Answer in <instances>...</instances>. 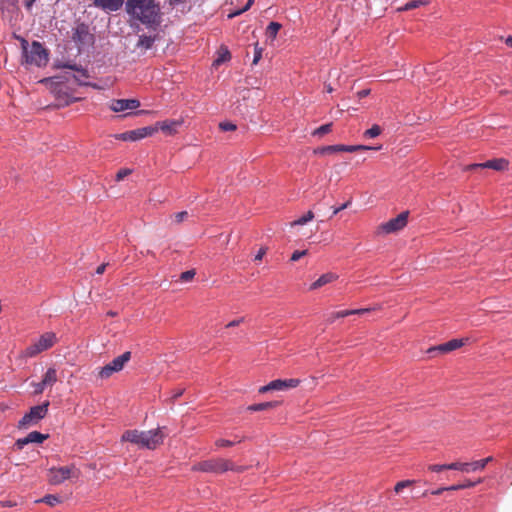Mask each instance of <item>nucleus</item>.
I'll return each mask as SVG.
<instances>
[{
	"label": "nucleus",
	"mask_w": 512,
	"mask_h": 512,
	"mask_svg": "<svg viewBox=\"0 0 512 512\" xmlns=\"http://www.w3.org/2000/svg\"><path fill=\"white\" fill-rule=\"evenodd\" d=\"M125 12L131 27L143 25L149 32H156L163 22L161 5L156 0H126Z\"/></svg>",
	"instance_id": "1"
},
{
	"label": "nucleus",
	"mask_w": 512,
	"mask_h": 512,
	"mask_svg": "<svg viewBox=\"0 0 512 512\" xmlns=\"http://www.w3.org/2000/svg\"><path fill=\"white\" fill-rule=\"evenodd\" d=\"M164 438L165 434L160 428L149 431H139L134 429L125 431L121 440L133 443L140 448L153 450L163 443Z\"/></svg>",
	"instance_id": "2"
},
{
	"label": "nucleus",
	"mask_w": 512,
	"mask_h": 512,
	"mask_svg": "<svg viewBox=\"0 0 512 512\" xmlns=\"http://www.w3.org/2000/svg\"><path fill=\"white\" fill-rule=\"evenodd\" d=\"M21 46L26 63L38 67L45 66L48 63V50L45 49L40 42L33 41L32 44L29 45L27 40L22 39Z\"/></svg>",
	"instance_id": "3"
},
{
	"label": "nucleus",
	"mask_w": 512,
	"mask_h": 512,
	"mask_svg": "<svg viewBox=\"0 0 512 512\" xmlns=\"http://www.w3.org/2000/svg\"><path fill=\"white\" fill-rule=\"evenodd\" d=\"M57 336L54 332H45L37 340L31 343L22 352L23 357L33 358L38 354L49 350L57 343Z\"/></svg>",
	"instance_id": "4"
},
{
	"label": "nucleus",
	"mask_w": 512,
	"mask_h": 512,
	"mask_svg": "<svg viewBox=\"0 0 512 512\" xmlns=\"http://www.w3.org/2000/svg\"><path fill=\"white\" fill-rule=\"evenodd\" d=\"M49 402L33 406L18 422V429H29L36 426L48 414Z\"/></svg>",
	"instance_id": "5"
},
{
	"label": "nucleus",
	"mask_w": 512,
	"mask_h": 512,
	"mask_svg": "<svg viewBox=\"0 0 512 512\" xmlns=\"http://www.w3.org/2000/svg\"><path fill=\"white\" fill-rule=\"evenodd\" d=\"M193 471L223 473L234 470V464L230 460L223 458L209 459L201 461L192 467Z\"/></svg>",
	"instance_id": "6"
},
{
	"label": "nucleus",
	"mask_w": 512,
	"mask_h": 512,
	"mask_svg": "<svg viewBox=\"0 0 512 512\" xmlns=\"http://www.w3.org/2000/svg\"><path fill=\"white\" fill-rule=\"evenodd\" d=\"M79 475L80 471L74 465L58 468L53 467L49 469L47 479L50 484L59 485L67 479L78 478Z\"/></svg>",
	"instance_id": "7"
},
{
	"label": "nucleus",
	"mask_w": 512,
	"mask_h": 512,
	"mask_svg": "<svg viewBox=\"0 0 512 512\" xmlns=\"http://www.w3.org/2000/svg\"><path fill=\"white\" fill-rule=\"evenodd\" d=\"M131 359V352L126 351L120 356L113 359L111 362L106 364L105 366L101 367L98 371V377L100 379H108L110 378L114 373L120 372L123 370L125 364L129 362Z\"/></svg>",
	"instance_id": "8"
},
{
	"label": "nucleus",
	"mask_w": 512,
	"mask_h": 512,
	"mask_svg": "<svg viewBox=\"0 0 512 512\" xmlns=\"http://www.w3.org/2000/svg\"><path fill=\"white\" fill-rule=\"evenodd\" d=\"M72 40L80 50L84 47L92 46L95 42V36L90 32L89 26L87 24L78 23L72 29Z\"/></svg>",
	"instance_id": "9"
},
{
	"label": "nucleus",
	"mask_w": 512,
	"mask_h": 512,
	"mask_svg": "<svg viewBox=\"0 0 512 512\" xmlns=\"http://www.w3.org/2000/svg\"><path fill=\"white\" fill-rule=\"evenodd\" d=\"M408 215V211H405L400 213L397 217L382 223L378 226L376 233L378 235L391 234L402 230L407 225Z\"/></svg>",
	"instance_id": "10"
},
{
	"label": "nucleus",
	"mask_w": 512,
	"mask_h": 512,
	"mask_svg": "<svg viewBox=\"0 0 512 512\" xmlns=\"http://www.w3.org/2000/svg\"><path fill=\"white\" fill-rule=\"evenodd\" d=\"M300 380L296 378L291 379H276L269 382L267 385H264L259 388V393H267L269 391H284L292 388H296L300 384Z\"/></svg>",
	"instance_id": "11"
},
{
	"label": "nucleus",
	"mask_w": 512,
	"mask_h": 512,
	"mask_svg": "<svg viewBox=\"0 0 512 512\" xmlns=\"http://www.w3.org/2000/svg\"><path fill=\"white\" fill-rule=\"evenodd\" d=\"M509 167V161L505 158H496L488 160L484 163H475L467 166V170L478 169V168H489L496 171H504Z\"/></svg>",
	"instance_id": "12"
},
{
	"label": "nucleus",
	"mask_w": 512,
	"mask_h": 512,
	"mask_svg": "<svg viewBox=\"0 0 512 512\" xmlns=\"http://www.w3.org/2000/svg\"><path fill=\"white\" fill-rule=\"evenodd\" d=\"M109 109L113 112H124L134 110L140 107V101L137 99H113L109 103Z\"/></svg>",
	"instance_id": "13"
},
{
	"label": "nucleus",
	"mask_w": 512,
	"mask_h": 512,
	"mask_svg": "<svg viewBox=\"0 0 512 512\" xmlns=\"http://www.w3.org/2000/svg\"><path fill=\"white\" fill-rule=\"evenodd\" d=\"M467 340L468 339H452L446 343L429 348L427 352L429 354H432L434 352L446 354L461 348L466 343Z\"/></svg>",
	"instance_id": "14"
},
{
	"label": "nucleus",
	"mask_w": 512,
	"mask_h": 512,
	"mask_svg": "<svg viewBox=\"0 0 512 512\" xmlns=\"http://www.w3.org/2000/svg\"><path fill=\"white\" fill-rule=\"evenodd\" d=\"M49 437L48 434H42L38 431H32L27 436L19 438L15 442L17 449L21 450L29 443H42Z\"/></svg>",
	"instance_id": "15"
},
{
	"label": "nucleus",
	"mask_w": 512,
	"mask_h": 512,
	"mask_svg": "<svg viewBox=\"0 0 512 512\" xmlns=\"http://www.w3.org/2000/svg\"><path fill=\"white\" fill-rule=\"evenodd\" d=\"M493 461V457L489 456L484 459L474 461L471 463H459L455 462L454 464L464 466L465 468H455V470H460L462 472H470V471H477V470H483L486 465Z\"/></svg>",
	"instance_id": "16"
},
{
	"label": "nucleus",
	"mask_w": 512,
	"mask_h": 512,
	"mask_svg": "<svg viewBox=\"0 0 512 512\" xmlns=\"http://www.w3.org/2000/svg\"><path fill=\"white\" fill-rule=\"evenodd\" d=\"M125 2V0H94L93 4L106 12H115L125 5Z\"/></svg>",
	"instance_id": "17"
},
{
	"label": "nucleus",
	"mask_w": 512,
	"mask_h": 512,
	"mask_svg": "<svg viewBox=\"0 0 512 512\" xmlns=\"http://www.w3.org/2000/svg\"><path fill=\"white\" fill-rule=\"evenodd\" d=\"M158 34H141L139 35L138 41L136 43V48L141 49L143 51H147L151 49L154 43L158 40Z\"/></svg>",
	"instance_id": "18"
},
{
	"label": "nucleus",
	"mask_w": 512,
	"mask_h": 512,
	"mask_svg": "<svg viewBox=\"0 0 512 512\" xmlns=\"http://www.w3.org/2000/svg\"><path fill=\"white\" fill-rule=\"evenodd\" d=\"M158 129L164 132L166 135H174L177 132L178 127L181 125L180 121L166 120L157 122Z\"/></svg>",
	"instance_id": "19"
},
{
	"label": "nucleus",
	"mask_w": 512,
	"mask_h": 512,
	"mask_svg": "<svg viewBox=\"0 0 512 512\" xmlns=\"http://www.w3.org/2000/svg\"><path fill=\"white\" fill-rule=\"evenodd\" d=\"M338 278V276L334 273H326L321 275L315 282H313L310 286V290H316L326 284H329L333 281H335Z\"/></svg>",
	"instance_id": "20"
},
{
	"label": "nucleus",
	"mask_w": 512,
	"mask_h": 512,
	"mask_svg": "<svg viewBox=\"0 0 512 512\" xmlns=\"http://www.w3.org/2000/svg\"><path fill=\"white\" fill-rule=\"evenodd\" d=\"M322 154L327 153H334V152H356V148L352 145H343V144H337V145H331L323 147L319 150Z\"/></svg>",
	"instance_id": "21"
},
{
	"label": "nucleus",
	"mask_w": 512,
	"mask_h": 512,
	"mask_svg": "<svg viewBox=\"0 0 512 512\" xmlns=\"http://www.w3.org/2000/svg\"><path fill=\"white\" fill-rule=\"evenodd\" d=\"M281 404L280 401H269L258 404H252L247 407L248 411L257 412V411H267L278 407Z\"/></svg>",
	"instance_id": "22"
},
{
	"label": "nucleus",
	"mask_w": 512,
	"mask_h": 512,
	"mask_svg": "<svg viewBox=\"0 0 512 512\" xmlns=\"http://www.w3.org/2000/svg\"><path fill=\"white\" fill-rule=\"evenodd\" d=\"M63 67L72 69L76 72V74L73 77H74L75 81L80 85L85 84L84 79H87L89 77L87 71L77 65H67L66 64V65H63Z\"/></svg>",
	"instance_id": "23"
},
{
	"label": "nucleus",
	"mask_w": 512,
	"mask_h": 512,
	"mask_svg": "<svg viewBox=\"0 0 512 512\" xmlns=\"http://www.w3.org/2000/svg\"><path fill=\"white\" fill-rule=\"evenodd\" d=\"M42 386L51 387L57 382V371L55 368H49L43 376Z\"/></svg>",
	"instance_id": "24"
},
{
	"label": "nucleus",
	"mask_w": 512,
	"mask_h": 512,
	"mask_svg": "<svg viewBox=\"0 0 512 512\" xmlns=\"http://www.w3.org/2000/svg\"><path fill=\"white\" fill-rule=\"evenodd\" d=\"M428 4H429V0H411V1L407 2L404 6L399 7L398 11L399 12L408 11V10H412V9L418 8L420 6H425Z\"/></svg>",
	"instance_id": "25"
},
{
	"label": "nucleus",
	"mask_w": 512,
	"mask_h": 512,
	"mask_svg": "<svg viewBox=\"0 0 512 512\" xmlns=\"http://www.w3.org/2000/svg\"><path fill=\"white\" fill-rule=\"evenodd\" d=\"M231 58V54L227 48H221L218 52V57L214 60L213 65L219 66L220 64L228 61Z\"/></svg>",
	"instance_id": "26"
},
{
	"label": "nucleus",
	"mask_w": 512,
	"mask_h": 512,
	"mask_svg": "<svg viewBox=\"0 0 512 512\" xmlns=\"http://www.w3.org/2000/svg\"><path fill=\"white\" fill-rule=\"evenodd\" d=\"M350 315H353V312H351L350 310H342V311L332 312L327 316V322L333 323L338 318H344V317H347Z\"/></svg>",
	"instance_id": "27"
},
{
	"label": "nucleus",
	"mask_w": 512,
	"mask_h": 512,
	"mask_svg": "<svg viewBox=\"0 0 512 512\" xmlns=\"http://www.w3.org/2000/svg\"><path fill=\"white\" fill-rule=\"evenodd\" d=\"M455 468H465L464 466H460V465H457V464H454V463H451V464H434V465H430L429 466V470L433 471V472H440L442 470H445V469H451V470H455Z\"/></svg>",
	"instance_id": "28"
},
{
	"label": "nucleus",
	"mask_w": 512,
	"mask_h": 512,
	"mask_svg": "<svg viewBox=\"0 0 512 512\" xmlns=\"http://www.w3.org/2000/svg\"><path fill=\"white\" fill-rule=\"evenodd\" d=\"M482 480L481 479H478L477 481L473 482V481H470V480H467L465 483L463 484H457V485H452L450 487H447L446 489L449 490V491H456V490H460V489H465V488H471V487H474L476 486L478 483H481Z\"/></svg>",
	"instance_id": "29"
},
{
	"label": "nucleus",
	"mask_w": 512,
	"mask_h": 512,
	"mask_svg": "<svg viewBox=\"0 0 512 512\" xmlns=\"http://www.w3.org/2000/svg\"><path fill=\"white\" fill-rule=\"evenodd\" d=\"M313 218H314V213L310 210L305 215L300 217L299 219L293 221L291 223V226L304 225V224L308 223L309 221H311Z\"/></svg>",
	"instance_id": "30"
},
{
	"label": "nucleus",
	"mask_w": 512,
	"mask_h": 512,
	"mask_svg": "<svg viewBox=\"0 0 512 512\" xmlns=\"http://www.w3.org/2000/svg\"><path fill=\"white\" fill-rule=\"evenodd\" d=\"M381 132H382L381 127L379 125L375 124L370 129H368L364 132V137L375 138V137L379 136L381 134Z\"/></svg>",
	"instance_id": "31"
},
{
	"label": "nucleus",
	"mask_w": 512,
	"mask_h": 512,
	"mask_svg": "<svg viewBox=\"0 0 512 512\" xmlns=\"http://www.w3.org/2000/svg\"><path fill=\"white\" fill-rule=\"evenodd\" d=\"M280 28H281V24H279L277 22H271L267 27V34L270 37L275 38L277 33L279 32Z\"/></svg>",
	"instance_id": "32"
},
{
	"label": "nucleus",
	"mask_w": 512,
	"mask_h": 512,
	"mask_svg": "<svg viewBox=\"0 0 512 512\" xmlns=\"http://www.w3.org/2000/svg\"><path fill=\"white\" fill-rule=\"evenodd\" d=\"M40 502H44L50 506H54L58 503L61 502L60 498L56 495H46L45 497H43L41 500H39Z\"/></svg>",
	"instance_id": "33"
},
{
	"label": "nucleus",
	"mask_w": 512,
	"mask_h": 512,
	"mask_svg": "<svg viewBox=\"0 0 512 512\" xmlns=\"http://www.w3.org/2000/svg\"><path fill=\"white\" fill-rule=\"evenodd\" d=\"M331 128H332V124L331 123H328V124H324L322 126H320L319 128H317L314 132H313V135L316 136H322L324 134H327L331 131Z\"/></svg>",
	"instance_id": "34"
},
{
	"label": "nucleus",
	"mask_w": 512,
	"mask_h": 512,
	"mask_svg": "<svg viewBox=\"0 0 512 512\" xmlns=\"http://www.w3.org/2000/svg\"><path fill=\"white\" fill-rule=\"evenodd\" d=\"M378 309H380V306L371 307V308L351 309L350 311L353 312V315H363V314H367L371 311H375Z\"/></svg>",
	"instance_id": "35"
},
{
	"label": "nucleus",
	"mask_w": 512,
	"mask_h": 512,
	"mask_svg": "<svg viewBox=\"0 0 512 512\" xmlns=\"http://www.w3.org/2000/svg\"><path fill=\"white\" fill-rule=\"evenodd\" d=\"M157 130H158L157 125L155 127L149 126V127L140 128V131L143 134V138L153 135Z\"/></svg>",
	"instance_id": "36"
},
{
	"label": "nucleus",
	"mask_w": 512,
	"mask_h": 512,
	"mask_svg": "<svg viewBox=\"0 0 512 512\" xmlns=\"http://www.w3.org/2000/svg\"><path fill=\"white\" fill-rule=\"evenodd\" d=\"M195 276V271L194 270H188V271H185V272H182L181 275H180V279L183 281V282H188V281H191Z\"/></svg>",
	"instance_id": "37"
},
{
	"label": "nucleus",
	"mask_w": 512,
	"mask_h": 512,
	"mask_svg": "<svg viewBox=\"0 0 512 512\" xmlns=\"http://www.w3.org/2000/svg\"><path fill=\"white\" fill-rule=\"evenodd\" d=\"M412 483H413V481H411V480H404V481H400V482H398V483L395 485V487H394V491H395L396 493H399V492H401V491H402V489H403V488L410 486Z\"/></svg>",
	"instance_id": "38"
},
{
	"label": "nucleus",
	"mask_w": 512,
	"mask_h": 512,
	"mask_svg": "<svg viewBox=\"0 0 512 512\" xmlns=\"http://www.w3.org/2000/svg\"><path fill=\"white\" fill-rule=\"evenodd\" d=\"M219 128L222 131H234L236 130V125L232 122H221L219 124Z\"/></svg>",
	"instance_id": "39"
},
{
	"label": "nucleus",
	"mask_w": 512,
	"mask_h": 512,
	"mask_svg": "<svg viewBox=\"0 0 512 512\" xmlns=\"http://www.w3.org/2000/svg\"><path fill=\"white\" fill-rule=\"evenodd\" d=\"M59 77H52V78H44L40 82L50 85L51 88H56L60 82L58 81Z\"/></svg>",
	"instance_id": "40"
},
{
	"label": "nucleus",
	"mask_w": 512,
	"mask_h": 512,
	"mask_svg": "<svg viewBox=\"0 0 512 512\" xmlns=\"http://www.w3.org/2000/svg\"><path fill=\"white\" fill-rule=\"evenodd\" d=\"M130 135H131L130 136L131 141H137V140L143 139V134L141 133L140 128L131 130Z\"/></svg>",
	"instance_id": "41"
},
{
	"label": "nucleus",
	"mask_w": 512,
	"mask_h": 512,
	"mask_svg": "<svg viewBox=\"0 0 512 512\" xmlns=\"http://www.w3.org/2000/svg\"><path fill=\"white\" fill-rule=\"evenodd\" d=\"M131 173L130 169H121L116 174V180L121 181Z\"/></svg>",
	"instance_id": "42"
},
{
	"label": "nucleus",
	"mask_w": 512,
	"mask_h": 512,
	"mask_svg": "<svg viewBox=\"0 0 512 512\" xmlns=\"http://www.w3.org/2000/svg\"><path fill=\"white\" fill-rule=\"evenodd\" d=\"M356 148V151H364V150H380L382 146L372 147L367 145H352Z\"/></svg>",
	"instance_id": "43"
},
{
	"label": "nucleus",
	"mask_w": 512,
	"mask_h": 512,
	"mask_svg": "<svg viewBox=\"0 0 512 512\" xmlns=\"http://www.w3.org/2000/svg\"><path fill=\"white\" fill-rule=\"evenodd\" d=\"M188 217V212L187 211H181V212H178L174 215V218H175V222L176 223H180L182 222L184 219H186Z\"/></svg>",
	"instance_id": "44"
},
{
	"label": "nucleus",
	"mask_w": 512,
	"mask_h": 512,
	"mask_svg": "<svg viewBox=\"0 0 512 512\" xmlns=\"http://www.w3.org/2000/svg\"><path fill=\"white\" fill-rule=\"evenodd\" d=\"M307 251L306 250H303V251H295L293 252L290 260L295 262V261H298L300 258H302L304 255H306Z\"/></svg>",
	"instance_id": "45"
},
{
	"label": "nucleus",
	"mask_w": 512,
	"mask_h": 512,
	"mask_svg": "<svg viewBox=\"0 0 512 512\" xmlns=\"http://www.w3.org/2000/svg\"><path fill=\"white\" fill-rule=\"evenodd\" d=\"M234 443L230 440H225V439H218L216 442H215V445L217 447H230L232 446Z\"/></svg>",
	"instance_id": "46"
},
{
	"label": "nucleus",
	"mask_w": 512,
	"mask_h": 512,
	"mask_svg": "<svg viewBox=\"0 0 512 512\" xmlns=\"http://www.w3.org/2000/svg\"><path fill=\"white\" fill-rule=\"evenodd\" d=\"M266 253H267V248L266 247H261L259 249L258 253L255 255L254 260L255 261H261Z\"/></svg>",
	"instance_id": "47"
},
{
	"label": "nucleus",
	"mask_w": 512,
	"mask_h": 512,
	"mask_svg": "<svg viewBox=\"0 0 512 512\" xmlns=\"http://www.w3.org/2000/svg\"><path fill=\"white\" fill-rule=\"evenodd\" d=\"M370 94V89H363L356 93L358 99H362Z\"/></svg>",
	"instance_id": "48"
},
{
	"label": "nucleus",
	"mask_w": 512,
	"mask_h": 512,
	"mask_svg": "<svg viewBox=\"0 0 512 512\" xmlns=\"http://www.w3.org/2000/svg\"><path fill=\"white\" fill-rule=\"evenodd\" d=\"M34 387H35V390H34L35 394H41L44 391V389L46 388V386H42V381L34 384Z\"/></svg>",
	"instance_id": "49"
},
{
	"label": "nucleus",
	"mask_w": 512,
	"mask_h": 512,
	"mask_svg": "<svg viewBox=\"0 0 512 512\" xmlns=\"http://www.w3.org/2000/svg\"><path fill=\"white\" fill-rule=\"evenodd\" d=\"M130 136H131L130 131H127V132L117 135V139H120L123 141H131Z\"/></svg>",
	"instance_id": "50"
},
{
	"label": "nucleus",
	"mask_w": 512,
	"mask_h": 512,
	"mask_svg": "<svg viewBox=\"0 0 512 512\" xmlns=\"http://www.w3.org/2000/svg\"><path fill=\"white\" fill-rule=\"evenodd\" d=\"M350 204H351V201H347L346 203H344V204H343V205H341L340 207L334 208V210H333V215H336V214H337V213H339L341 210L346 209Z\"/></svg>",
	"instance_id": "51"
},
{
	"label": "nucleus",
	"mask_w": 512,
	"mask_h": 512,
	"mask_svg": "<svg viewBox=\"0 0 512 512\" xmlns=\"http://www.w3.org/2000/svg\"><path fill=\"white\" fill-rule=\"evenodd\" d=\"M187 0H168V4L169 6L171 7H175V6H178L180 4H184L186 3Z\"/></svg>",
	"instance_id": "52"
},
{
	"label": "nucleus",
	"mask_w": 512,
	"mask_h": 512,
	"mask_svg": "<svg viewBox=\"0 0 512 512\" xmlns=\"http://www.w3.org/2000/svg\"><path fill=\"white\" fill-rule=\"evenodd\" d=\"M242 322H243V318H240V319H237V320H233V321L229 322L226 327L227 328L235 327V326H238Z\"/></svg>",
	"instance_id": "53"
},
{
	"label": "nucleus",
	"mask_w": 512,
	"mask_h": 512,
	"mask_svg": "<svg viewBox=\"0 0 512 512\" xmlns=\"http://www.w3.org/2000/svg\"><path fill=\"white\" fill-rule=\"evenodd\" d=\"M107 265L108 264L103 263L100 266H98L97 269H96V273L99 274V275L103 274L105 269H106V267H107Z\"/></svg>",
	"instance_id": "54"
},
{
	"label": "nucleus",
	"mask_w": 512,
	"mask_h": 512,
	"mask_svg": "<svg viewBox=\"0 0 512 512\" xmlns=\"http://www.w3.org/2000/svg\"><path fill=\"white\" fill-rule=\"evenodd\" d=\"M0 503H1L2 507H12L15 505V503L10 500L1 501Z\"/></svg>",
	"instance_id": "55"
},
{
	"label": "nucleus",
	"mask_w": 512,
	"mask_h": 512,
	"mask_svg": "<svg viewBox=\"0 0 512 512\" xmlns=\"http://www.w3.org/2000/svg\"><path fill=\"white\" fill-rule=\"evenodd\" d=\"M261 58V52L260 51H256L255 52V55H254V59H253V64H256Z\"/></svg>",
	"instance_id": "56"
},
{
	"label": "nucleus",
	"mask_w": 512,
	"mask_h": 512,
	"mask_svg": "<svg viewBox=\"0 0 512 512\" xmlns=\"http://www.w3.org/2000/svg\"><path fill=\"white\" fill-rule=\"evenodd\" d=\"M446 488H447V487H445V488H439V489H437V490L433 491V492H432V494H434V495H439V494H441L444 490H447Z\"/></svg>",
	"instance_id": "57"
},
{
	"label": "nucleus",
	"mask_w": 512,
	"mask_h": 512,
	"mask_svg": "<svg viewBox=\"0 0 512 512\" xmlns=\"http://www.w3.org/2000/svg\"><path fill=\"white\" fill-rule=\"evenodd\" d=\"M505 43L512 48V36L507 37Z\"/></svg>",
	"instance_id": "58"
},
{
	"label": "nucleus",
	"mask_w": 512,
	"mask_h": 512,
	"mask_svg": "<svg viewBox=\"0 0 512 512\" xmlns=\"http://www.w3.org/2000/svg\"><path fill=\"white\" fill-rule=\"evenodd\" d=\"M35 1H36V0H28V1L26 2V7H27L28 9H29V8H31V7H32V5H33V3H34Z\"/></svg>",
	"instance_id": "59"
},
{
	"label": "nucleus",
	"mask_w": 512,
	"mask_h": 512,
	"mask_svg": "<svg viewBox=\"0 0 512 512\" xmlns=\"http://www.w3.org/2000/svg\"><path fill=\"white\" fill-rule=\"evenodd\" d=\"M182 393H183V390H178V391L174 394V396H173V397H174V398H178V397H180V396L182 395Z\"/></svg>",
	"instance_id": "60"
},
{
	"label": "nucleus",
	"mask_w": 512,
	"mask_h": 512,
	"mask_svg": "<svg viewBox=\"0 0 512 512\" xmlns=\"http://www.w3.org/2000/svg\"><path fill=\"white\" fill-rule=\"evenodd\" d=\"M233 471H236V472H243L244 471V468L243 467H236L234 465V470Z\"/></svg>",
	"instance_id": "61"
},
{
	"label": "nucleus",
	"mask_w": 512,
	"mask_h": 512,
	"mask_svg": "<svg viewBox=\"0 0 512 512\" xmlns=\"http://www.w3.org/2000/svg\"><path fill=\"white\" fill-rule=\"evenodd\" d=\"M326 88H327V92H329V93H331L333 91V89L330 85H328Z\"/></svg>",
	"instance_id": "62"
},
{
	"label": "nucleus",
	"mask_w": 512,
	"mask_h": 512,
	"mask_svg": "<svg viewBox=\"0 0 512 512\" xmlns=\"http://www.w3.org/2000/svg\"><path fill=\"white\" fill-rule=\"evenodd\" d=\"M108 315H109V316H115V315H116V313H114V312H109V313H108Z\"/></svg>",
	"instance_id": "63"
},
{
	"label": "nucleus",
	"mask_w": 512,
	"mask_h": 512,
	"mask_svg": "<svg viewBox=\"0 0 512 512\" xmlns=\"http://www.w3.org/2000/svg\"><path fill=\"white\" fill-rule=\"evenodd\" d=\"M246 9H248V5H247V6H245V8H243V9H242V12H245V11H246Z\"/></svg>",
	"instance_id": "64"
}]
</instances>
